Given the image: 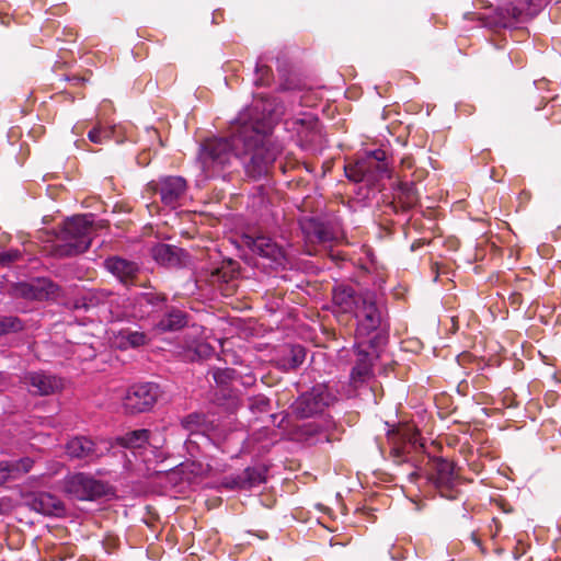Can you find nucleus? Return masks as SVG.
<instances>
[{"label": "nucleus", "mask_w": 561, "mask_h": 561, "mask_svg": "<svg viewBox=\"0 0 561 561\" xmlns=\"http://www.w3.org/2000/svg\"><path fill=\"white\" fill-rule=\"evenodd\" d=\"M114 294L106 289H92L87 291L81 298V307L89 309L99 305L112 301Z\"/></svg>", "instance_id": "nucleus-23"}, {"label": "nucleus", "mask_w": 561, "mask_h": 561, "mask_svg": "<svg viewBox=\"0 0 561 561\" xmlns=\"http://www.w3.org/2000/svg\"><path fill=\"white\" fill-rule=\"evenodd\" d=\"M149 190L159 194L161 203L172 209L180 206L186 192V181L181 176H165L159 181H152Z\"/></svg>", "instance_id": "nucleus-10"}, {"label": "nucleus", "mask_w": 561, "mask_h": 561, "mask_svg": "<svg viewBox=\"0 0 561 561\" xmlns=\"http://www.w3.org/2000/svg\"><path fill=\"white\" fill-rule=\"evenodd\" d=\"M364 293H356L351 286L339 285L333 289L332 299L343 312H354Z\"/></svg>", "instance_id": "nucleus-17"}, {"label": "nucleus", "mask_w": 561, "mask_h": 561, "mask_svg": "<svg viewBox=\"0 0 561 561\" xmlns=\"http://www.w3.org/2000/svg\"><path fill=\"white\" fill-rule=\"evenodd\" d=\"M150 438V431L141 428V430H135L131 432L126 433L125 435L118 436L115 438V442L117 445L129 448V449H137V448H144Z\"/></svg>", "instance_id": "nucleus-20"}, {"label": "nucleus", "mask_w": 561, "mask_h": 561, "mask_svg": "<svg viewBox=\"0 0 561 561\" xmlns=\"http://www.w3.org/2000/svg\"><path fill=\"white\" fill-rule=\"evenodd\" d=\"M519 298V294L513 295V298Z\"/></svg>", "instance_id": "nucleus-41"}, {"label": "nucleus", "mask_w": 561, "mask_h": 561, "mask_svg": "<svg viewBox=\"0 0 561 561\" xmlns=\"http://www.w3.org/2000/svg\"><path fill=\"white\" fill-rule=\"evenodd\" d=\"M234 370L230 368H217L211 371L213 378L217 385H228L234 377Z\"/></svg>", "instance_id": "nucleus-33"}, {"label": "nucleus", "mask_w": 561, "mask_h": 561, "mask_svg": "<svg viewBox=\"0 0 561 561\" xmlns=\"http://www.w3.org/2000/svg\"><path fill=\"white\" fill-rule=\"evenodd\" d=\"M353 314L357 322L356 337H366L381 327L385 308L378 304L374 293L365 291Z\"/></svg>", "instance_id": "nucleus-6"}, {"label": "nucleus", "mask_w": 561, "mask_h": 561, "mask_svg": "<svg viewBox=\"0 0 561 561\" xmlns=\"http://www.w3.org/2000/svg\"><path fill=\"white\" fill-rule=\"evenodd\" d=\"M226 484L230 488L241 490H250L264 482L265 478L263 472L257 468H247L241 473L231 476L226 479Z\"/></svg>", "instance_id": "nucleus-18"}, {"label": "nucleus", "mask_w": 561, "mask_h": 561, "mask_svg": "<svg viewBox=\"0 0 561 561\" xmlns=\"http://www.w3.org/2000/svg\"><path fill=\"white\" fill-rule=\"evenodd\" d=\"M333 400L334 397L329 389L324 385H318L294 402L293 412L300 419L313 417L321 414Z\"/></svg>", "instance_id": "nucleus-8"}, {"label": "nucleus", "mask_w": 561, "mask_h": 561, "mask_svg": "<svg viewBox=\"0 0 561 561\" xmlns=\"http://www.w3.org/2000/svg\"><path fill=\"white\" fill-rule=\"evenodd\" d=\"M12 480L10 461H0V485Z\"/></svg>", "instance_id": "nucleus-37"}, {"label": "nucleus", "mask_w": 561, "mask_h": 561, "mask_svg": "<svg viewBox=\"0 0 561 561\" xmlns=\"http://www.w3.org/2000/svg\"><path fill=\"white\" fill-rule=\"evenodd\" d=\"M92 215L76 216L65 221L56 248L59 256H72L85 252L92 241Z\"/></svg>", "instance_id": "nucleus-4"}, {"label": "nucleus", "mask_w": 561, "mask_h": 561, "mask_svg": "<svg viewBox=\"0 0 561 561\" xmlns=\"http://www.w3.org/2000/svg\"><path fill=\"white\" fill-rule=\"evenodd\" d=\"M187 323V316L184 311L171 308L165 316L157 323L159 332L176 331L184 328Z\"/></svg>", "instance_id": "nucleus-19"}, {"label": "nucleus", "mask_w": 561, "mask_h": 561, "mask_svg": "<svg viewBox=\"0 0 561 561\" xmlns=\"http://www.w3.org/2000/svg\"><path fill=\"white\" fill-rule=\"evenodd\" d=\"M34 466V460L30 457H24L14 461H10L11 478L12 480L20 479L22 476L28 473Z\"/></svg>", "instance_id": "nucleus-26"}, {"label": "nucleus", "mask_w": 561, "mask_h": 561, "mask_svg": "<svg viewBox=\"0 0 561 561\" xmlns=\"http://www.w3.org/2000/svg\"><path fill=\"white\" fill-rule=\"evenodd\" d=\"M25 383L37 396H50L59 392L65 387L62 378L47 371H32L25 375Z\"/></svg>", "instance_id": "nucleus-12"}, {"label": "nucleus", "mask_w": 561, "mask_h": 561, "mask_svg": "<svg viewBox=\"0 0 561 561\" xmlns=\"http://www.w3.org/2000/svg\"><path fill=\"white\" fill-rule=\"evenodd\" d=\"M159 396V386L153 382L134 385L123 399V408L128 414L147 412L154 405Z\"/></svg>", "instance_id": "nucleus-9"}, {"label": "nucleus", "mask_w": 561, "mask_h": 561, "mask_svg": "<svg viewBox=\"0 0 561 561\" xmlns=\"http://www.w3.org/2000/svg\"><path fill=\"white\" fill-rule=\"evenodd\" d=\"M5 381V376L4 374L0 373V385L3 383Z\"/></svg>", "instance_id": "nucleus-40"}, {"label": "nucleus", "mask_w": 561, "mask_h": 561, "mask_svg": "<svg viewBox=\"0 0 561 561\" xmlns=\"http://www.w3.org/2000/svg\"><path fill=\"white\" fill-rule=\"evenodd\" d=\"M255 72H256V80H255L256 84L266 85L271 82L272 70L268 66L263 65L261 62V60H259L256 62Z\"/></svg>", "instance_id": "nucleus-32"}, {"label": "nucleus", "mask_w": 561, "mask_h": 561, "mask_svg": "<svg viewBox=\"0 0 561 561\" xmlns=\"http://www.w3.org/2000/svg\"><path fill=\"white\" fill-rule=\"evenodd\" d=\"M204 423V415L198 413L190 414L182 420L183 427L190 431L191 433L197 432Z\"/></svg>", "instance_id": "nucleus-31"}, {"label": "nucleus", "mask_w": 561, "mask_h": 561, "mask_svg": "<svg viewBox=\"0 0 561 561\" xmlns=\"http://www.w3.org/2000/svg\"><path fill=\"white\" fill-rule=\"evenodd\" d=\"M277 154V149L268 145L263 124L238 121L232 126L230 139L210 138L201 145L198 163L205 176L210 178L219 173L232 157L249 158L244 161L247 173L260 178L268 172Z\"/></svg>", "instance_id": "nucleus-1"}, {"label": "nucleus", "mask_w": 561, "mask_h": 561, "mask_svg": "<svg viewBox=\"0 0 561 561\" xmlns=\"http://www.w3.org/2000/svg\"><path fill=\"white\" fill-rule=\"evenodd\" d=\"M419 247H421V243L420 242H414V243H412L411 249L414 251Z\"/></svg>", "instance_id": "nucleus-39"}, {"label": "nucleus", "mask_w": 561, "mask_h": 561, "mask_svg": "<svg viewBox=\"0 0 561 561\" xmlns=\"http://www.w3.org/2000/svg\"><path fill=\"white\" fill-rule=\"evenodd\" d=\"M114 127L98 124L88 133V138L93 144L103 145L112 139Z\"/></svg>", "instance_id": "nucleus-25"}, {"label": "nucleus", "mask_w": 561, "mask_h": 561, "mask_svg": "<svg viewBox=\"0 0 561 561\" xmlns=\"http://www.w3.org/2000/svg\"><path fill=\"white\" fill-rule=\"evenodd\" d=\"M173 254L172 248L168 244H158L153 248V255L157 261L170 262Z\"/></svg>", "instance_id": "nucleus-34"}, {"label": "nucleus", "mask_w": 561, "mask_h": 561, "mask_svg": "<svg viewBox=\"0 0 561 561\" xmlns=\"http://www.w3.org/2000/svg\"><path fill=\"white\" fill-rule=\"evenodd\" d=\"M291 363H290V368H296L298 367L299 365L302 364L304 359H305V352H304V348L300 347V346H297V347H293L291 348Z\"/></svg>", "instance_id": "nucleus-36"}, {"label": "nucleus", "mask_w": 561, "mask_h": 561, "mask_svg": "<svg viewBox=\"0 0 561 561\" xmlns=\"http://www.w3.org/2000/svg\"><path fill=\"white\" fill-rule=\"evenodd\" d=\"M386 152L381 149L367 152L355 162L345 165V174L353 182L375 181L387 172Z\"/></svg>", "instance_id": "nucleus-7"}, {"label": "nucleus", "mask_w": 561, "mask_h": 561, "mask_svg": "<svg viewBox=\"0 0 561 561\" xmlns=\"http://www.w3.org/2000/svg\"><path fill=\"white\" fill-rule=\"evenodd\" d=\"M105 266L125 285L134 284L139 271L136 263L121 257L107 259L105 261Z\"/></svg>", "instance_id": "nucleus-15"}, {"label": "nucleus", "mask_w": 561, "mask_h": 561, "mask_svg": "<svg viewBox=\"0 0 561 561\" xmlns=\"http://www.w3.org/2000/svg\"><path fill=\"white\" fill-rule=\"evenodd\" d=\"M413 167L414 160L412 159V157H403L400 163V172L402 173V178H407L405 171L413 169Z\"/></svg>", "instance_id": "nucleus-38"}, {"label": "nucleus", "mask_w": 561, "mask_h": 561, "mask_svg": "<svg viewBox=\"0 0 561 561\" xmlns=\"http://www.w3.org/2000/svg\"><path fill=\"white\" fill-rule=\"evenodd\" d=\"M304 230L311 242L324 243L331 239L330 232L325 227L313 220L309 222V228L304 227Z\"/></svg>", "instance_id": "nucleus-24"}, {"label": "nucleus", "mask_w": 561, "mask_h": 561, "mask_svg": "<svg viewBox=\"0 0 561 561\" xmlns=\"http://www.w3.org/2000/svg\"><path fill=\"white\" fill-rule=\"evenodd\" d=\"M21 257V252L19 250H8L0 252V264L9 265Z\"/></svg>", "instance_id": "nucleus-35"}, {"label": "nucleus", "mask_w": 561, "mask_h": 561, "mask_svg": "<svg viewBox=\"0 0 561 561\" xmlns=\"http://www.w3.org/2000/svg\"><path fill=\"white\" fill-rule=\"evenodd\" d=\"M66 451L71 458L96 459L103 455L96 444L85 436H77L66 445Z\"/></svg>", "instance_id": "nucleus-14"}, {"label": "nucleus", "mask_w": 561, "mask_h": 561, "mask_svg": "<svg viewBox=\"0 0 561 561\" xmlns=\"http://www.w3.org/2000/svg\"><path fill=\"white\" fill-rule=\"evenodd\" d=\"M332 422L330 420H322L321 422H311L305 424L300 428V436L306 440L317 437L319 440H329L328 431L331 427Z\"/></svg>", "instance_id": "nucleus-22"}, {"label": "nucleus", "mask_w": 561, "mask_h": 561, "mask_svg": "<svg viewBox=\"0 0 561 561\" xmlns=\"http://www.w3.org/2000/svg\"><path fill=\"white\" fill-rule=\"evenodd\" d=\"M248 407L253 413L266 412L270 408V400L264 394H257L249 398Z\"/></svg>", "instance_id": "nucleus-30"}, {"label": "nucleus", "mask_w": 561, "mask_h": 561, "mask_svg": "<svg viewBox=\"0 0 561 561\" xmlns=\"http://www.w3.org/2000/svg\"><path fill=\"white\" fill-rule=\"evenodd\" d=\"M393 447L391 457L397 463L412 462L415 469L409 473V480L416 482L419 478L426 476L433 482L440 495L447 499H455L456 491L454 486L458 480L455 471V465L443 458H431L423 454L424 445L422 443L419 430L404 424L398 428L392 437Z\"/></svg>", "instance_id": "nucleus-2"}, {"label": "nucleus", "mask_w": 561, "mask_h": 561, "mask_svg": "<svg viewBox=\"0 0 561 561\" xmlns=\"http://www.w3.org/2000/svg\"><path fill=\"white\" fill-rule=\"evenodd\" d=\"M22 329V321L16 317H3L0 319V335L18 332Z\"/></svg>", "instance_id": "nucleus-29"}, {"label": "nucleus", "mask_w": 561, "mask_h": 561, "mask_svg": "<svg viewBox=\"0 0 561 561\" xmlns=\"http://www.w3.org/2000/svg\"><path fill=\"white\" fill-rule=\"evenodd\" d=\"M546 3V0H512L506 7L483 13L479 19L491 28H517L536 16Z\"/></svg>", "instance_id": "nucleus-3"}, {"label": "nucleus", "mask_w": 561, "mask_h": 561, "mask_svg": "<svg viewBox=\"0 0 561 561\" xmlns=\"http://www.w3.org/2000/svg\"><path fill=\"white\" fill-rule=\"evenodd\" d=\"M167 301V297L164 294L156 293V291H147L142 293L138 302L140 306H152L153 308H161Z\"/></svg>", "instance_id": "nucleus-27"}, {"label": "nucleus", "mask_w": 561, "mask_h": 561, "mask_svg": "<svg viewBox=\"0 0 561 561\" xmlns=\"http://www.w3.org/2000/svg\"><path fill=\"white\" fill-rule=\"evenodd\" d=\"M121 337L131 347L142 346L148 343L146 333L139 331L123 330Z\"/></svg>", "instance_id": "nucleus-28"}, {"label": "nucleus", "mask_w": 561, "mask_h": 561, "mask_svg": "<svg viewBox=\"0 0 561 561\" xmlns=\"http://www.w3.org/2000/svg\"><path fill=\"white\" fill-rule=\"evenodd\" d=\"M28 506L33 511L44 515H58L64 511L61 501L47 492H39L32 495L28 501Z\"/></svg>", "instance_id": "nucleus-16"}, {"label": "nucleus", "mask_w": 561, "mask_h": 561, "mask_svg": "<svg viewBox=\"0 0 561 561\" xmlns=\"http://www.w3.org/2000/svg\"><path fill=\"white\" fill-rule=\"evenodd\" d=\"M397 202L403 209H410L417 205L419 194L413 183L400 182L396 195Z\"/></svg>", "instance_id": "nucleus-21"}, {"label": "nucleus", "mask_w": 561, "mask_h": 561, "mask_svg": "<svg viewBox=\"0 0 561 561\" xmlns=\"http://www.w3.org/2000/svg\"><path fill=\"white\" fill-rule=\"evenodd\" d=\"M244 243L253 253L270 260L276 266H285L287 263L286 252L282 245L267 236H245Z\"/></svg>", "instance_id": "nucleus-11"}, {"label": "nucleus", "mask_w": 561, "mask_h": 561, "mask_svg": "<svg viewBox=\"0 0 561 561\" xmlns=\"http://www.w3.org/2000/svg\"><path fill=\"white\" fill-rule=\"evenodd\" d=\"M355 365L351 371V382L354 387L362 386L373 376V358L370 354L362 348V344L355 346Z\"/></svg>", "instance_id": "nucleus-13"}, {"label": "nucleus", "mask_w": 561, "mask_h": 561, "mask_svg": "<svg viewBox=\"0 0 561 561\" xmlns=\"http://www.w3.org/2000/svg\"><path fill=\"white\" fill-rule=\"evenodd\" d=\"M64 491L68 496L78 501H95L114 494L113 488L108 483L83 472L66 477Z\"/></svg>", "instance_id": "nucleus-5"}]
</instances>
